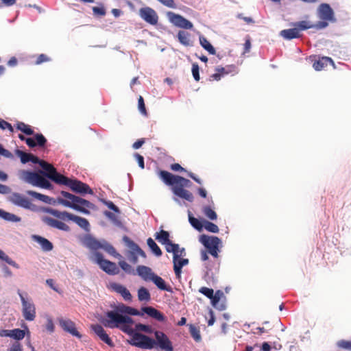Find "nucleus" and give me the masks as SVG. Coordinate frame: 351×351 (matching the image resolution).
Instances as JSON below:
<instances>
[{"label": "nucleus", "instance_id": "obj_1", "mask_svg": "<svg viewBox=\"0 0 351 351\" xmlns=\"http://www.w3.org/2000/svg\"><path fill=\"white\" fill-rule=\"evenodd\" d=\"M106 315V317H101L99 319L105 327L120 328L121 331L130 335L131 338L134 336V334L138 333L130 326L134 324V320L129 316L143 315V313L136 309L123 304H119L113 310L107 311Z\"/></svg>", "mask_w": 351, "mask_h": 351}, {"label": "nucleus", "instance_id": "obj_2", "mask_svg": "<svg viewBox=\"0 0 351 351\" xmlns=\"http://www.w3.org/2000/svg\"><path fill=\"white\" fill-rule=\"evenodd\" d=\"M51 180L59 184H64L69 186L73 192L84 194H93L92 189L85 183L77 180H71L64 176L57 173L51 176Z\"/></svg>", "mask_w": 351, "mask_h": 351}, {"label": "nucleus", "instance_id": "obj_3", "mask_svg": "<svg viewBox=\"0 0 351 351\" xmlns=\"http://www.w3.org/2000/svg\"><path fill=\"white\" fill-rule=\"evenodd\" d=\"M83 243L86 247L91 250L96 251L102 249L115 258L119 259L122 258V256L116 251L115 248L105 239L97 240L91 235H86Z\"/></svg>", "mask_w": 351, "mask_h": 351}, {"label": "nucleus", "instance_id": "obj_4", "mask_svg": "<svg viewBox=\"0 0 351 351\" xmlns=\"http://www.w3.org/2000/svg\"><path fill=\"white\" fill-rule=\"evenodd\" d=\"M160 179L167 185H178V187H190L191 182L182 176L173 175L167 171L162 170L159 172Z\"/></svg>", "mask_w": 351, "mask_h": 351}, {"label": "nucleus", "instance_id": "obj_5", "mask_svg": "<svg viewBox=\"0 0 351 351\" xmlns=\"http://www.w3.org/2000/svg\"><path fill=\"white\" fill-rule=\"evenodd\" d=\"M128 342L132 346L149 350L154 348L156 345L154 339L141 332L134 334V336Z\"/></svg>", "mask_w": 351, "mask_h": 351}, {"label": "nucleus", "instance_id": "obj_6", "mask_svg": "<svg viewBox=\"0 0 351 351\" xmlns=\"http://www.w3.org/2000/svg\"><path fill=\"white\" fill-rule=\"evenodd\" d=\"M22 304V313L23 317L27 321H33L36 317V307L31 299H26L23 295L18 291Z\"/></svg>", "mask_w": 351, "mask_h": 351}, {"label": "nucleus", "instance_id": "obj_7", "mask_svg": "<svg viewBox=\"0 0 351 351\" xmlns=\"http://www.w3.org/2000/svg\"><path fill=\"white\" fill-rule=\"evenodd\" d=\"M93 255L95 257L96 263L105 272L110 275H115L119 273V270L117 265L113 262L104 259L103 255L100 252H95Z\"/></svg>", "mask_w": 351, "mask_h": 351}, {"label": "nucleus", "instance_id": "obj_8", "mask_svg": "<svg viewBox=\"0 0 351 351\" xmlns=\"http://www.w3.org/2000/svg\"><path fill=\"white\" fill-rule=\"evenodd\" d=\"M8 201L19 207L32 211L36 210V206L33 204L27 197L21 193H12L9 196Z\"/></svg>", "mask_w": 351, "mask_h": 351}, {"label": "nucleus", "instance_id": "obj_9", "mask_svg": "<svg viewBox=\"0 0 351 351\" xmlns=\"http://www.w3.org/2000/svg\"><path fill=\"white\" fill-rule=\"evenodd\" d=\"M167 16L169 21L178 27L184 29H191L193 27V25L191 21L178 14L167 12Z\"/></svg>", "mask_w": 351, "mask_h": 351}, {"label": "nucleus", "instance_id": "obj_10", "mask_svg": "<svg viewBox=\"0 0 351 351\" xmlns=\"http://www.w3.org/2000/svg\"><path fill=\"white\" fill-rule=\"evenodd\" d=\"M30 161L34 164H38L42 168L43 171L40 173L44 175L45 177L51 180V176L56 174L58 172L56 169L49 163L39 159L38 157L31 154Z\"/></svg>", "mask_w": 351, "mask_h": 351}, {"label": "nucleus", "instance_id": "obj_11", "mask_svg": "<svg viewBox=\"0 0 351 351\" xmlns=\"http://www.w3.org/2000/svg\"><path fill=\"white\" fill-rule=\"evenodd\" d=\"M139 16L145 22L152 25H156L158 21L156 12L149 7L141 8L139 10Z\"/></svg>", "mask_w": 351, "mask_h": 351}, {"label": "nucleus", "instance_id": "obj_12", "mask_svg": "<svg viewBox=\"0 0 351 351\" xmlns=\"http://www.w3.org/2000/svg\"><path fill=\"white\" fill-rule=\"evenodd\" d=\"M317 15L319 19L335 22V13L330 5L328 3H322L317 9Z\"/></svg>", "mask_w": 351, "mask_h": 351}, {"label": "nucleus", "instance_id": "obj_13", "mask_svg": "<svg viewBox=\"0 0 351 351\" xmlns=\"http://www.w3.org/2000/svg\"><path fill=\"white\" fill-rule=\"evenodd\" d=\"M199 242L208 250L218 248L221 240L215 236L202 234L199 237Z\"/></svg>", "mask_w": 351, "mask_h": 351}, {"label": "nucleus", "instance_id": "obj_14", "mask_svg": "<svg viewBox=\"0 0 351 351\" xmlns=\"http://www.w3.org/2000/svg\"><path fill=\"white\" fill-rule=\"evenodd\" d=\"M156 342L160 348L165 351H173V347L167 336L162 332L154 331Z\"/></svg>", "mask_w": 351, "mask_h": 351}, {"label": "nucleus", "instance_id": "obj_15", "mask_svg": "<svg viewBox=\"0 0 351 351\" xmlns=\"http://www.w3.org/2000/svg\"><path fill=\"white\" fill-rule=\"evenodd\" d=\"M42 221L45 225L51 228H56L58 230L66 232H69L70 230L69 226H67L66 223L49 216H43L42 217Z\"/></svg>", "mask_w": 351, "mask_h": 351}, {"label": "nucleus", "instance_id": "obj_16", "mask_svg": "<svg viewBox=\"0 0 351 351\" xmlns=\"http://www.w3.org/2000/svg\"><path fill=\"white\" fill-rule=\"evenodd\" d=\"M43 211L45 213H49L53 217L60 219V220H73V218L75 215L71 214L67 211H60L56 209H53L52 208L47 207L43 208Z\"/></svg>", "mask_w": 351, "mask_h": 351}, {"label": "nucleus", "instance_id": "obj_17", "mask_svg": "<svg viewBox=\"0 0 351 351\" xmlns=\"http://www.w3.org/2000/svg\"><path fill=\"white\" fill-rule=\"evenodd\" d=\"M110 287L113 291L120 294L125 301L132 300V295L125 286L119 283L112 282L110 284Z\"/></svg>", "mask_w": 351, "mask_h": 351}, {"label": "nucleus", "instance_id": "obj_18", "mask_svg": "<svg viewBox=\"0 0 351 351\" xmlns=\"http://www.w3.org/2000/svg\"><path fill=\"white\" fill-rule=\"evenodd\" d=\"M60 325L63 328L64 330L69 332L73 336H75L79 339L81 338V335L76 330L75 324L71 321L70 319H61L60 320Z\"/></svg>", "mask_w": 351, "mask_h": 351}, {"label": "nucleus", "instance_id": "obj_19", "mask_svg": "<svg viewBox=\"0 0 351 351\" xmlns=\"http://www.w3.org/2000/svg\"><path fill=\"white\" fill-rule=\"evenodd\" d=\"M94 332L99 337V339L108 346L112 345V341L106 332L103 327L99 324H93L90 326Z\"/></svg>", "mask_w": 351, "mask_h": 351}, {"label": "nucleus", "instance_id": "obj_20", "mask_svg": "<svg viewBox=\"0 0 351 351\" xmlns=\"http://www.w3.org/2000/svg\"><path fill=\"white\" fill-rule=\"evenodd\" d=\"M32 239L38 243L44 252H50L53 250V245L51 241L40 235H32Z\"/></svg>", "mask_w": 351, "mask_h": 351}, {"label": "nucleus", "instance_id": "obj_21", "mask_svg": "<svg viewBox=\"0 0 351 351\" xmlns=\"http://www.w3.org/2000/svg\"><path fill=\"white\" fill-rule=\"evenodd\" d=\"M136 274L138 275L145 281H150L155 273L147 266L138 265L136 267Z\"/></svg>", "mask_w": 351, "mask_h": 351}, {"label": "nucleus", "instance_id": "obj_22", "mask_svg": "<svg viewBox=\"0 0 351 351\" xmlns=\"http://www.w3.org/2000/svg\"><path fill=\"white\" fill-rule=\"evenodd\" d=\"M172 191L175 195L182 199H184L189 202H193V194L190 191L184 189H182V187H178V185H173Z\"/></svg>", "mask_w": 351, "mask_h": 351}, {"label": "nucleus", "instance_id": "obj_23", "mask_svg": "<svg viewBox=\"0 0 351 351\" xmlns=\"http://www.w3.org/2000/svg\"><path fill=\"white\" fill-rule=\"evenodd\" d=\"M0 218L8 222L18 223L21 221L20 217L1 208H0Z\"/></svg>", "mask_w": 351, "mask_h": 351}, {"label": "nucleus", "instance_id": "obj_24", "mask_svg": "<svg viewBox=\"0 0 351 351\" xmlns=\"http://www.w3.org/2000/svg\"><path fill=\"white\" fill-rule=\"evenodd\" d=\"M191 34L184 30H180L178 33V39L179 42L184 46H193V41L191 38Z\"/></svg>", "mask_w": 351, "mask_h": 351}, {"label": "nucleus", "instance_id": "obj_25", "mask_svg": "<svg viewBox=\"0 0 351 351\" xmlns=\"http://www.w3.org/2000/svg\"><path fill=\"white\" fill-rule=\"evenodd\" d=\"M280 35L286 40H291L300 36V33L295 27H294V28L280 31Z\"/></svg>", "mask_w": 351, "mask_h": 351}, {"label": "nucleus", "instance_id": "obj_26", "mask_svg": "<svg viewBox=\"0 0 351 351\" xmlns=\"http://www.w3.org/2000/svg\"><path fill=\"white\" fill-rule=\"evenodd\" d=\"M160 290L171 291V289L167 286L165 281L156 274L152 278L151 280Z\"/></svg>", "mask_w": 351, "mask_h": 351}, {"label": "nucleus", "instance_id": "obj_27", "mask_svg": "<svg viewBox=\"0 0 351 351\" xmlns=\"http://www.w3.org/2000/svg\"><path fill=\"white\" fill-rule=\"evenodd\" d=\"M328 63H330V64H332L334 65V62L330 58L322 57L321 59L318 60L317 61H315L313 63V67L316 71H321L322 69L324 68L325 66H326L328 64Z\"/></svg>", "mask_w": 351, "mask_h": 351}, {"label": "nucleus", "instance_id": "obj_28", "mask_svg": "<svg viewBox=\"0 0 351 351\" xmlns=\"http://www.w3.org/2000/svg\"><path fill=\"white\" fill-rule=\"evenodd\" d=\"M72 221L75 222L77 226H79L81 228L84 229L85 231H90V223L86 219L77 215H74Z\"/></svg>", "mask_w": 351, "mask_h": 351}, {"label": "nucleus", "instance_id": "obj_29", "mask_svg": "<svg viewBox=\"0 0 351 351\" xmlns=\"http://www.w3.org/2000/svg\"><path fill=\"white\" fill-rule=\"evenodd\" d=\"M155 239L162 245H165L171 240L169 239V232L161 230L158 232H156L154 234Z\"/></svg>", "mask_w": 351, "mask_h": 351}, {"label": "nucleus", "instance_id": "obj_30", "mask_svg": "<svg viewBox=\"0 0 351 351\" xmlns=\"http://www.w3.org/2000/svg\"><path fill=\"white\" fill-rule=\"evenodd\" d=\"M123 241L125 245L129 248V250L127 252H136L140 250V247L135 243L133 241H132L128 237L124 236L123 237Z\"/></svg>", "mask_w": 351, "mask_h": 351}, {"label": "nucleus", "instance_id": "obj_31", "mask_svg": "<svg viewBox=\"0 0 351 351\" xmlns=\"http://www.w3.org/2000/svg\"><path fill=\"white\" fill-rule=\"evenodd\" d=\"M199 39L201 46L205 50H206L209 53L212 55H214L215 53V48L204 36H199Z\"/></svg>", "mask_w": 351, "mask_h": 351}, {"label": "nucleus", "instance_id": "obj_32", "mask_svg": "<svg viewBox=\"0 0 351 351\" xmlns=\"http://www.w3.org/2000/svg\"><path fill=\"white\" fill-rule=\"evenodd\" d=\"M138 298L141 302H148L151 300L150 293L145 287H141L138 290Z\"/></svg>", "mask_w": 351, "mask_h": 351}, {"label": "nucleus", "instance_id": "obj_33", "mask_svg": "<svg viewBox=\"0 0 351 351\" xmlns=\"http://www.w3.org/2000/svg\"><path fill=\"white\" fill-rule=\"evenodd\" d=\"M147 244L153 254L156 256H160L162 255V251L156 243L152 238H149L147 240Z\"/></svg>", "mask_w": 351, "mask_h": 351}, {"label": "nucleus", "instance_id": "obj_34", "mask_svg": "<svg viewBox=\"0 0 351 351\" xmlns=\"http://www.w3.org/2000/svg\"><path fill=\"white\" fill-rule=\"evenodd\" d=\"M202 210L204 215L210 220L215 221L217 219L216 212L210 206H204Z\"/></svg>", "mask_w": 351, "mask_h": 351}, {"label": "nucleus", "instance_id": "obj_35", "mask_svg": "<svg viewBox=\"0 0 351 351\" xmlns=\"http://www.w3.org/2000/svg\"><path fill=\"white\" fill-rule=\"evenodd\" d=\"M16 129L21 131L26 135H33L34 131L29 125L23 122L18 121L16 124Z\"/></svg>", "mask_w": 351, "mask_h": 351}, {"label": "nucleus", "instance_id": "obj_36", "mask_svg": "<svg viewBox=\"0 0 351 351\" xmlns=\"http://www.w3.org/2000/svg\"><path fill=\"white\" fill-rule=\"evenodd\" d=\"M27 193L31 195L32 197H34L36 199H39L46 204L51 203V197L47 195L37 193L34 191H27Z\"/></svg>", "mask_w": 351, "mask_h": 351}, {"label": "nucleus", "instance_id": "obj_37", "mask_svg": "<svg viewBox=\"0 0 351 351\" xmlns=\"http://www.w3.org/2000/svg\"><path fill=\"white\" fill-rule=\"evenodd\" d=\"M293 26L299 32L313 28V23L308 21H301L293 23Z\"/></svg>", "mask_w": 351, "mask_h": 351}, {"label": "nucleus", "instance_id": "obj_38", "mask_svg": "<svg viewBox=\"0 0 351 351\" xmlns=\"http://www.w3.org/2000/svg\"><path fill=\"white\" fill-rule=\"evenodd\" d=\"M189 221L191 225L197 230L202 231L204 227V222L202 223L198 219L189 215Z\"/></svg>", "mask_w": 351, "mask_h": 351}, {"label": "nucleus", "instance_id": "obj_39", "mask_svg": "<svg viewBox=\"0 0 351 351\" xmlns=\"http://www.w3.org/2000/svg\"><path fill=\"white\" fill-rule=\"evenodd\" d=\"M73 203L75 204L80 205L82 207H86L88 208H93L94 207L93 204L78 196H75Z\"/></svg>", "mask_w": 351, "mask_h": 351}, {"label": "nucleus", "instance_id": "obj_40", "mask_svg": "<svg viewBox=\"0 0 351 351\" xmlns=\"http://www.w3.org/2000/svg\"><path fill=\"white\" fill-rule=\"evenodd\" d=\"M203 228H204L208 232L212 233H217L219 231V229L216 224L207 220L204 221Z\"/></svg>", "mask_w": 351, "mask_h": 351}, {"label": "nucleus", "instance_id": "obj_41", "mask_svg": "<svg viewBox=\"0 0 351 351\" xmlns=\"http://www.w3.org/2000/svg\"><path fill=\"white\" fill-rule=\"evenodd\" d=\"M15 154L21 159V162L23 164H25L30 161L31 154L25 153L20 149H16Z\"/></svg>", "mask_w": 351, "mask_h": 351}, {"label": "nucleus", "instance_id": "obj_42", "mask_svg": "<svg viewBox=\"0 0 351 351\" xmlns=\"http://www.w3.org/2000/svg\"><path fill=\"white\" fill-rule=\"evenodd\" d=\"M189 332L192 337L197 342H199L202 339L199 330L193 325L189 326Z\"/></svg>", "mask_w": 351, "mask_h": 351}, {"label": "nucleus", "instance_id": "obj_43", "mask_svg": "<svg viewBox=\"0 0 351 351\" xmlns=\"http://www.w3.org/2000/svg\"><path fill=\"white\" fill-rule=\"evenodd\" d=\"M188 258H178V255L173 256V263L177 267L182 269V267L189 264Z\"/></svg>", "mask_w": 351, "mask_h": 351}, {"label": "nucleus", "instance_id": "obj_44", "mask_svg": "<svg viewBox=\"0 0 351 351\" xmlns=\"http://www.w3.org/2000/svg\"><path fill=\"white\" fill-rule=\"evenodd\" d=\"M25 332L24 330L15 328L11 330V337L16 340H21L25 337Z\"/></svg>", "mask_w": 351, "mask_h": 351}, {"label": "nucleus", "instance_id": "obj_45", "mask_svg": "<svg viewBox=\"0 0 351 351\" xmlns=\"http://www.w3.org/2000/svg\"><path fill=\"white\" fill-rule=\"evenodd\" d=\"M104 215L107 217L117 227H122L121 221L118 219V217L112 213L110 211H105Z\"/></svg>", "mask_w": 351, "mask_h": 351}, {"label": "nucleus", "instance_id": "obj_46", "mask_svg": "<svg viewBox=\"0 0 351 351\" xmlns=\"http://www.w3.org/2000/svg\"><path fill=\"white\" fill-rule=\"evenodd\" d=\"M119 265L125 273L133 275L136 274L132 267L125 261H120L119 262Z\"/></svg>", "mask_w": 351, "mask_h": 351}, {"label": "nucleus", "instance_id": "obj_47", "mask_svg": "<svg viewBox=\"0 0 351 351\" xmlns=\"http://www.w3.org/2000/svg\"><path fill=\"white\" fill-rule=\"evenodd\" d=\"M164 245L167 252L173 253V256L177 255L176 250L178 249V244L173 243L171 241H170Z\"/></svg>", "mask_w": 351, "mask_h": 351}, {"label": "nucleus", "instance_id": "obj_48", "mask_svg": "<svg viewBox=\"0 0 351 351\" xmlns=\"http://www.w3.org/2000/svg\"><path fill=\"white\" fill-rule=\"evenodd\" d=\"M135 330L136 332L142 331L148 334H151L154 332L151 326L143 324H136L135 325Z\"/></svg>", "mask_w": 351, "mask_h": 351}, {"label": "nucleus", "instance_id": "obj_49", "mask_svg": "<svg viewBox=\"0 0 351 351\" xmlns=\"http://www.w3.org/2000/svg\"><path fill=\"white\" fill-rule=\"evenodd\" d=\"M34 172L27 171V170H22L19 173V178L24 182L29 183L31 178L33 176Z\"/></svg>", "mask_w": 351, "mask_h": 351}, {"label": "nucleus", "instance_id": "obj_50", "mask_svg": "<svg viewBox=\"0 0 351 351\" xmlns=\"http://www.w3.org/2000/svg\"><path fill=\"white\" fill-rule=\"evenodd\" d=\"M33 138L36 143V146L44 147L47 142V139L42 134H36Z\"/></svg>", "mask_w": 351, "mask_h": 351}, {"label": "nucleus", "instance_id": "obj_51", "mask_svg": "<svg viewBox=\"0 0 351 351\" xmlns=\"http://www.w3.org/2000/svg\"><path fill=\"white\" fill-rule=\"evenodd\" d=\"M337 346L340 348L351 350V341L340 340L337 341Z\"/></svg>", "mask_w": 351, "mask_h": 351}, {"label": "nucleus", "instance_id": "obj_52", "mask_svg": "<svg viewBox=\"0 0 351 351\" xmlns=\"http://www.w3.org/2000/svg\"><path fill=\"white\" fill-rule=\"evenodd\" d=\"M42 177H40L37 173L34 172L32 177L31 178L29 184L33 186H38L40 185Z\"/></svg>", "mask_w": 351, "mask_h": 351}, {"label": "nucleus", "instance_id": "obj_53", "mask_svg": "<svg viewBox=\"0 0 351 351\" xmlns=\"http://www.w3.org/2000/svg\"><path fill=\"white\" fill-rule=\"evenodd\" d=\"M0 155L9 159H14V156L12 153L9 150L5 149L1 144H0Z\"/></svg>", "mask_w": 351, "mask_h": 351}, {"label": "nucleus", "instance_id": "obj_54", "mask_svg": "<svg viewBox=\"0 0 351 351\" xmlns=\"http://www.w3.org/2000/svg\"><path fill=\"white\" fill-rule=\"evenodd\" d=\"M199 291L209 299L213 296L214 291L213 289L203 287L199 289Z\"/></svg>", "mask_w": 351, "mask_h": 351}, {"label": "nucleus", "instance_id": "obj_55", "mask_svg": "<svg viewBox=\"0 0 351 351\" xmlns=\"http://www.w3.org/2000/svg\"><path fill=\"white\" fill-rule=\"evenodd\" d=\"M103 203L110 210L117 213H120L119 208L111 201L103 200Z\"/></svg>", "mask_w": 351, "mask_h": 351}, {"label": "nucleus", "instance_id": "obj_56", "mask_svg": "<svg viewBox=\"0 0 351 351\" xmlns=\"http://www.w3.org/2000/svg\"><path fill=\"white\" fill-rule=\"evenodd\" d=\"M199 66L196 63H193L192 65V74L195 81L199 80Z\"/></svg>", "mask_w": 351, "mask_h": 351}, {"label": "nucleus", "instance_id": "obj_57", "mask_svg": "<svg viewBox=\"0 0 351 351\" xmlns=\"http://www.w3.org/2000/svg\"><path fill=\"white\" fill-rule=\"evenodd\" d=\"M163 5L169 8L175 9L176 8V4L174 2V0H156Z\"/></svg>", "mask_w": 351, "mask_h": 351}, {"label": "nucleus", "instance_id": "obj_58", "mask_svg": "<svg viewBox=\"0 0 351 351\" xmlns=\"http://www.w3.org/2000/svg\"><path fill=\"white\" fill-rule=\"evenodd\" d=\"M128 259L132 263L136 264L138 262V253L136 252H126L125 254Z\"/></svg>", "mask_w": 351, "mask_h": 351}, {"label": "nucleus", "instance_id": "obj_59", "mask_svg": "<svg viewBox=\"0 0 351 351\" xmlns=\"http://www.w3.org/2000/svg\"><path fill=\"white\" fill-rule=\"evenodd\" d=\"M231 66H227V67H221L218 66L215 69L216 72H219L222 75V77H223L226 75L229 74L231 72Z\"/></svg>", "mask_w": 351, "mask_h": 351}, {"label": "nucleus", "instance_id": "obj_60", "mask_svg": "<svg viewBox=\"0 0 351 351\" xmlns=\"http://www.w3.org/2000/svg\"><path fill=\"white\" fill-rule=\"evenodd\" d=\"M328 21H318L317 23L313 24V28L317 29H322L328 27V23L327 22Z\"/></svg>", "mask_w": 351, "mask_h": 351}, {"label": "nucleus", "instance_id": "obj_61", "mask_svg": "<svg viewBox=\"0 0 351 351\" xmlns=\"http://www.w3.org/2000/svg\"><path fill=\"white\" fill-rule=\"evenodd\" d=\"M138 107L139 111L143 114H146V109H145L144 100L141 96L139 97L138 100Z\"/></svg>", "mask_w": 351, "mask_h": 351}, {"label": "nucleus", "instance_id": "obj_62", "mask_svg": "<svg viewBox=\"0 0 351 351\" xmlns=\"http://www.w3.org/2000/svg\"><path fill=\"white\" fill-rule=\"evenodd\" d=\"M46 330L49 332L52 333L54 331V324L51 318L48 317L46 323Z\"/></svg>", "mask_w": 351, "mask_h": 351}, {"label": "nucleus", "instance_id": "obj_63", "mask_svg": "<svg viewBox=\"0 0 351 351\" xmlns=\"http://www.w3.org/2000/svg\"><path fill=\"white\" fill-rule=\"evenodd\" d=\"M152 317L159 322H164L165 320V317L157 309H156Z\"/></svg>", "mask_w": 351, "mask_h": 351}, {"label": "nucleus", "instance_id": "obj_64", "mask_svg": "<svg viewBox=\"0 0 351 351\" xmlns=\"http://www.w3.org/2000/svg\"><path fill=\"white\" fill-rule=\"evenodd\" d=\"M8 351H23V348L20 343L14 342Z\"/></svg>", "mask_w": 351, "mask_h": 351}]
</instances>
